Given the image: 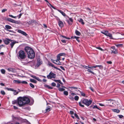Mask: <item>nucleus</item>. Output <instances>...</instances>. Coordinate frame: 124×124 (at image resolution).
<instances>
[{"instance_id": "obj_43", "label": "nucleus", "mask_w": 124, "mask_h": 124, "mask_svg": "<svg viewBox=\"0 0 124 124\" xmlns=\"http://www.w3.org/2000/svg\"><path fill=\"white\" fill-rule=\"evenodd\" d=\"M9 16L10 17H11L12 18H16L17 17V16H14L13 15H9Z\"/></svg>"}, {"instance_id": "obj_6", "label": "nucleus", "mask_w": 124, "mask_h": 124, "mask_svg": "<svg viewBox=\"0 0 124 124\" xmlns=\"http://www.w3.org/2000/svg\"><path fill=\"white\" fill-rule=\"evenodd\" d=\"M101 33L106 36L109 37L110 39H113L112 34L111 33H108V31H101Z\"/></svg>"}, {"instance_id": "obj_34", "label": "nucleus", "mask_w": 124, "mask_h": 124, "mask_svg": "<svg viewBox=\"0 0 124 124\" xmlns=\"http://www.w3.org/2000/svg\"><path fill=\"white\" fill-rule=\"evenodd\" d=\"M63 93L65 95L67 96L68 95V93L67 91H65Z\"/></svg>"}, {"instance_id": "obj_27", "label": "nucleus", "mask_w": 124, "mask_h": 124, "mask_svg": "<svg viewBox=\"0 0 124 124\" xmlns=\"http://www.w3.org/2000/svg\"><path fill=\"white\" fill-rule=\"evenodd\" d=\"M78 91L80 92V93L82 96L84 97H85V94L83 92H82L80 90H78Z\"/></svg>"}, {"instance_id": "obj_1", "label": "nucleus", "mask_w": 124, "mask_h": 124, "mask_svg": "<svg viewBox=\"0 0 124 124\" xmlns=\"http://www.w3.org/2000/svg\"><path fill=\"white\" fill-rule=\"evenodd\" d=\"M30 102L29 99L26 97H19L18 99V101L14 100L12 101V104H15L17 103L19 106L22 107L26 104L29 103Z\"/></svg>"}, {"instance_id": "obj_52", "label": "nucleus", "mask_w": 124, "mask_h": 124, "mask_svg": "<svg viewBox=\"0 0 124 124\" xmlns=\"http://www.w3.org/2000/svg\"><path fill=\"white\" fill-rule=\"evenodd\" d=\"M18 93V92H14V95H16Z\"/></svg>"}, {"instance_id": "obj_47", "label": "nucleus", "mask_w": 124, "mask_h": 124, "mask_svg": "<svg viewBox=\"0 0 124 124\" xmlns=\"http://www.w3.org/2000/svg\"><path fill=\"white\" fill-rule=\"evenodd\" d=\"M31 77H32V78H33L36 79V78H37V77H36V76H34V75H32L31 76Z\"/></svg>"}, {"instance_id": "obj_17", "label": "nucleus", "mask_w": 124, "mask_h": 124, "mask_svg": "<svg viewBox=\"0 0 124 124\" xmlns=\"http://www.w3.org/2000/svg\"><path fill=\"white\" fill-rule=\"evenodd\" d=\"M60 60V59H58L57 58V60H56L55 62V64L57 65H61V63L59 61V60Z\"/></svg>"}, {"instance_id": "obj_42", "label": "nucleus", "mask_w": 124, "mask_h": 124, "mask_svg": "<svg viewBox=\"0 0 124 124\" xmlns=\"http://www.w3.org/2000/svg\"><path fill=\"white\" fill-rule=\"evenodd\" d=\"M14 23H16L17 24H19L20 23V22L19 21H15L14 20Z\"/></svg>"}, {"instance_id": "obj_4", "label": "nucleus", "mask_w": 124, "mask_h": 124, "mask_svg": "<svg viewBox=\"0 0 124 124\" xmlns=\"http://www.w3.org/2000/svg\"><path fill=\"white\" fill-rule=\"evenodd\" d=\"M83 67L87 69L88 68L87 67L90 69H92L93 68H95L97 67H99V68L101 70H102L103 69V67L101 65H96L95 66H89V65H88V66H86L85 65H84Z\"/></svg>"}, {"instance_id": "obj_21", "label": "nucleus", "mask_w": 124, "mask_h": 124, "mask_svg": "<svg viewBox=\"0 0 124 124\" xmlns=\"http://www.w3.org/2000/svg\"><path fill=\"white\" fill-rule=\"evenodd\" d=\"M36 22V21L35 20H31L29 21V22H27V23H28L29 24H31L33 23H35Z\"/></svg>"}, {"instance_id": "obj_5", "label": "nucleus", "mask_w": 124, "mask_h": 124, "mask_svg": "<svg viewBox=\"0 0 124 124\" xmlns=\"http://www.w3.org/2000/svg\"><path fill=\"white\" fill-rule=\"evenodd\" d=\"M92 101L90 100H88L87 99H84L82 101V103L87 106L90 105L92 103Z\"/></svg>"}, {"instance_id": "obj_19", "label": "nucleus", "mask_w": 124, "mask_h": 124, "mask_svg": "<svg viewBox=\"0 0 124 124\" xmlns=\"http://www.w3.org/2000/svg\"><path fill=\"white\" fill-rule=\"evenodd\" d=\"M57 10L60 13L62 14L64 16H66V15L61 10H59V9H58Z\"/></svg>"}, {"instance_id": "obj_24", "label": "nucleus", "mask_w": 124, "mask_h": 124, "mask_svg": "<svg viewBox=\"0 0 124 124\" xmlns=\"http://www.w3.org/2000/svg\"><path fill=\"white\" fill-rule=\"evenodd\" d=\"M115 45L117 47H122L123 46V45L122 44H116Z\"/></svg>"}, {"instance_id": "obj_33", "label": "nucleus", "mask_w": 124, "mask_h": 124, "mask_svg": "<svg viewBox=\"0 0 124 124\" xmlns=\"http://www.w3.org/2000/svg\"><path fill=\"white\" fill-rule=\"evenodd\" d=\"M1 73L3 74H4L6 72L5 70L4 69H2L1 70Z\"/></svg>"}, {"instance_id": "obj_9", "label": "nucleus", "mask_w": 124, "mask_h": 124, "mask_svg": "<svg viewBox=\"0 0 124 124\" xmlns=\"http://www.w3.org/2000/svg\"><path fill=\"white\" fill-rule=\"evenodd\" d=\"M57 20L59 26L61 27H62L63 26V24L62 22L61 21L59 18H57Z\"/></svg>"}, {"instance_id": "obj_8", "label": "nucleus", "mask_w": 124, "mask_h": 124, "mask_svg": "<svg viewBox=\"0 0 124 124\" xmlns=\"http://www.w3.org/2000/svg\"><path fill=\"white\" fill-rule=\"evenodd\" d=\"M111 48L112 49V50H111L112 53H113L114 54H116L117 53V50L115 49V46H112Z\"/></svg>"}, {"instance_id": "obj_20", "label": "nucleus", "mask_w": 124, "mask_h": 124, "mask_svg": "<svg viewBox=\"0 0 124 124\" xmlns=\"http://www.w3.org/2000/svg\"><path fill=\"white\" fill-rule=\"evenodd\" d=\"M78 21L82 24L84 25V24L85 23L83 22V20L81 18L78 20Z\"/></svg>"}, {"instance_id": "obj_18", "label": "nucleus", "mask_w": 124, "mask_h": 124, "mask_svg": "<svg viewBox=\"0 0 124 124\" xmlns=\"http://www.w3.org/2000/svg\"><path fill=\"white\" fill-rule=\"evenodd\" d=\"M5 29L7 30L8 29H12L11 27L9 25H6L5 26Z\"/></svg>"}, {"instance_id": "obj_7", "label": "nucleus", "mask_w": 124, "mask_h": 124, "mask_svg": "<svg viewBox=\"0 0 124 124\" xmlns=\"http://www.w3.org/2000/svg\"><path fill=\"white\" fill-rule=\"evenodd\" d=\"M56 77V75L51 72L47 77L49 79H51L52 78H54Z\"/></svg>"}, {"instance_id": "obj_41", "label": "nucleus", "mask_w": 124, "mask_h": 124, "mask_svg": "<svg viewBox=\"0 0 124 124\" xmlns=\"http://www.w3.org/2000/svg\"><path fill=\"white\" fill-rule=\"evenodd\" d=\"M1 93L3 95H4L5 94V92L4 91H1Z\"/></svg>"}, {"instance_id": "obj_51", "label": "nucleus", "mask_w": 124, "mask_h": 124, "mask_svg": "<svg viewBox=\"0 0 124 124\" xmlns=\"http://www.w3.org/2000/svg\"><path fill=\"white\" fill-rule=\"evenodd\" d=\"M96 48L100 50L101 51H102L103 50L102 49V48H101V47H96Z\"/></svg>"}, {"instance_id": "obj_55", "label": "nucleus", "mask_w": 124, "mask_h": 124, "mask_svg": "<svg viewBox=\"0 0 124 124\" xmlns=\"http://www.w3.org/2000/svg\"><path fill=\"white\" fill-rule=\"evenodd\" d=\"M107 63L108 64H111L112 63V62L111 61H107Z\"/></svg>"}, {"instance_id": "obj_26", "label": "nucleus", "mask_w": 124, "mask_h": 124, "mask_svg": "<svg viewBox=\"0 0 124 124\" xmlns=\"http://www.w3.org/2000/svg\"><path fill=\"white\" fill-rule=\"evenodd\" d=\"M112 111L118 113L120 112V110L118 109H112Z\"/></svg>"}, {"instance_id": "obj_46", "label": "nucleus", "mask_w": 124, "mask_h": 124, "mask_svg": "<svg viewBox=\"0 0 124 124\" xmlns=\"http://www.w3.org/2000/svg\"><path fill=\"white\" fill-rule=\"evenodd\" d=\"M7 10V9H3L2 10V13H4Z\"/></svg>"}, {"instance_id": "obj_3", "label": "nucleus", "mask_w": 124, "mask_h": 124, "mask_svg": "<svg viewBox=\"0 0 124 124\" xmlns=\"http://www.w3.org/2000/svg\"><path fill=\"white\" fill-rule=\"evenodd\" d=\"M18 58L19 59H20L22 60L25 59L26 56L25 53L23 51L21 50L20 51L18 52Z\"/></svg>"}, {"instance_id": "obj_35", "label": "nucleus", "mask_w": 124, "mask_h": 124, "mask_svg": "<svg viewBox=\"0 0 124 124\" xmlns=\"http://www.w3.org/2000/svg\"><path fill=\"white\" fill-rule=\"evenodd\" d=\"M30 86L32 88H34L35 87L34 85L32 83H30Z\"/></svg>"}, {"instance_id": "obj_28", "label": "nucleus", "mask_w": 124, "mask_h": 124, "mask_svg": "<svg viewBox=\"0 0 124 124\" xmlns=\"http://www.w3.org/2000/svg\"><path fill=\"white\" fill-rule=\"evenodd\" d=\"M51 107L50 106H48L46 109V112H49L51 110Z\"/></svg>"}, {"instance_id": "obj_61", "label": "nucleus", "mask_w": 124, "mask_h": 124, "mask_svg": "<svg viewBox=\"0 0 124 124\" xmlns=\"http://www.w3.org/2000/svg\"><path fill=\"white\" fill-rule=\"evenodd\" d=\"M50 6H51V7H52L53 9H56L55 8V7H54L52 5H51Z\"/></svg>"}, {"instance_id": "obj_58", "label": "nucleus", "mask_w": 124, "mask_h": 124, "mask_svg": "<svg viewBox=\"0 0 124 124\" xmlns=\"http://www.w3.org/2000/svg\"><path fill=\"white\" fill-rule=\"evenodd\" d=\"M36 79L39 81H41V80L38 77H37Z\"/></svg>"}, {"instance_id": "obj_54", "label": "nucleus", "mask_w": 124, "mask_h": 124, "mask_svg": "<svg viewBox=\"0 0 124 124\" xmlns=\"http://www.w3.org/2000/svg\"><path fill=\"white\" fill-rule=\"evenodd\" d=\"M51 60L52 61V62H53L54 63H55V62L56 60H54L51 59Z\"/></svg>"}, {"instance_id": "obj_49", "label": "nucleus", "mask_w": 124, "mask_h": 124, "mask_svg": "<svg viewBox=\"0 0 124 124\" xmlns=\"http://www.w3.org/2000/svg\"><path fill=\"white\" fill-rule=\"evenodd\" d=\"M61 41L62 42L64 43H66V41L65 40L62 39L61 40Z\"/></svg>"}, {"instance_id": "obj_64", "label": "nucleus", "mask_w": 124, "mask_h": 124, "mask_svg": "<svg viewBox=\"0 0 124 124\" xmlns=\"http://www.w3.org/2000/svg\"><path fill=\"white\" fill-rule=\"evenodd\" d=\"M43 25L44 26V27L45 28H46L47 27V25L46 24H43Z\"/></svg>"}, {"instance_id": "obj_30", "label": "nucleus", "mask_w": 124, "mask_h": 124, "mask_svg": "<svg viewBox=\"0 0 124 124\" xmlns=\"http://www.w3.org/2000/svg\"><path fill=\"white\" fill-rule=\"evenodd\" d=\"M30 81L34 83H37V81L33 79H30Z\"/></svg>"}, {"instance_id": "obj_44", "label": "nucleus", "mask_w": 124, "mask_h": 124, "mask_svg": "<svg viewBox=\"0 0 124 124\" xmlns=\"http://www.w3.org/2000/svg\"><path fill=\"white\" fill-rule=\"evenodd\" d=\"M74 116H75L76 117L77 119H79V118L78 117V115L76 113H75L74 114Z\"/></svg>"}, {"instance_id": "obj_48", "label": "nucleus", "mask_w": 124, "mask_h": 124, "mask_svg": "<svg viewBox=\"0 0 124 124\" xmlns=\"http://www.w3.org/2000/svg\"><path fill=\"white\" fill-rule=\"evenodd\" d=\"M118 116H119V117L120 118H122L123 117H124V116H123L122 115H118Z\"/></svg>"}, {"instance_id": "obj_56", "label": "nucleus", "mask_w": 124, "mask_h": 124, "mask_svg": "<svg viewBox=\"0 0 124 124\" xmlns=\"http://www.w3.org/2000/svg\"><path fill=\"white\" fill-rule=\"evenodd\" d=\"M60 67L62 70H65V69L62 66H60Z\"/></svg>"}, {"instance_id": "obj_36", "label": "nucleus", "mask_w": 124, "mask_h": 124, "mask_svg": "<svg viewBox=\"0 0 124 124\" xmlns=\"http://www.w3.org/2000/svg\"><path fill=\"white\" fill-rule=\"evenodd\" d=\"M76 101H78L79 99V97L78 96H75L74 97Z\"/></svg>"}, {"instance_id": "obj_57", "label": "nucleus", "mask_w": 124, "mask_h": 124, "mask_svg": "<svg viewBox=\"0 0 124 124\" xmlns=\"http://www.w3.org/2000/svg\"><path fill=\"white\" fill-rule=\"evenodd\" d=\"M70 113L71 115L73 114H74V112L73 111H70Z\"/></svg>"}, {"instance_id": "obj_53", "label": "nucleus", "mask_w": 124, "mask_h": 124, "mask_svg": "<svg viewBox=\"0 0 124 124\" xmlns=\"http://www.w3.org/2000/svg\"><path fill=\"white\" fill-rule=\"evenodd\" d=\"M72 38L73 39H76L77 38H79V37H77L76 36H72Z\"/></svg>"}, {"instance_id": "obj_40", "label": "nucleus", "mask_w": 124, "mask_h": 124, "mask_svg": "<svg viewBox=\"0 0 124 124\" xmlns=\"http://www.w3.org/2000/svg\"><path fill=\"white\" fill-rule=\"evenodd\" d=\"M59 90L60 91H63L64 90V89L63 88H59Z\"/></svg>"}, {"instance_id": "obj_22", "label": "nucleus", "mask_w": 124, "mask_h": 124, "mask_svg": "<svg viewBox=\"0 0 124 124\" xmlns=\"http://www.w3.org/2000/svg\"><path fill=\"white\" fill-rule=\"evenodd\" d=\"M6 89L8 91H10L15 92H16V90L13 89H12L11 88H9L8 87L6 88Z\"/></svg>"}, {"instance_id": "obj_15", "label": "nucleus", "mask_w": 124, "mask_h": 124, "mask_svg": "<svg viewBox=\"0 0 124 124\" xmlns=\"http://www.w3.org/2000/svg\"><path fill=\"white\" fill-rule=\"evenodd\" d=\"M48 64L49 66H51L52 67H54V69H57L58 70H60V69H59L57 67H55L54 66V65L51 63L49 62L48 63Z\"/></svg>"}, {"instance_id": "obj_37", "label": "nucleus", "mask_w": 124, "mask_h": 124, "mask_svg": "<svg viewBox=\"0 0 124 124\" xmlns=\"http://www.w3.org/2000/svg\"><path fill=\"white\" fill-rule=\"evenodd\" d=\"M93 108H96L99 110H100V109L96 105L94 106Z\"/></svg>"}, {"instance_id": "obj_23", "label": "nucleus", "mask_w": 124, "mask_h": 124, "mask_svg": "<svg viewBox=\"0 0 124 124\" xmlns=\"http://www.w3.org/2000/svg\"><path fill=\"white\" fill-rule=\"evenodd\" d=\"M13 82L14 83L17 84H20L21 83V82L20 80H14L13 81Z\"/></svg>"}, {"instance_id": "obj_29", "label": "nucleus", "mask_w": 124, "mask_h": 124, "mask_svg": "<svg viewBox=\"0 0 124 124\" xmlns=\"http://www.w3.org/2000/svg\"><path fill=\"white\" fill-rule=\"evenodd\" d=\"M7 20L13 23H14V20L10 18H8Z\"/></svg>"}, {"instance_id": "obj_13", "label": "nucleus", "mask_w": 124, "mask_h": 124, "mask_svg": "<svg viewBox=\"0 0 124 124\" xmlns=\"http://www.w3.org/2000/svg\"><path fill=\"white\" fill-rule=\"evenodd\" d=\"M17 32L25 36L28 35L25 32L20 30H18Z\"/></svg>"}, {"instance_id": "obj_60", "label": "nucleus", "mask_w": 124, "mask_h": 124, "mask_svg": "<svg viewBox=\"0 0 124 124\" xmlns=\"http://www.w3.org/2000/svg\"><path fill=\"white\" fill-rule=\"evenodd\" d=\"M22 13H21L19 15V17H18V18L19 19L20 18L21 16H22Z\"/></svg>"}, {"instance_id": "obj_38", "label": "nucleus", "mask_w": 124, "mask_h": 124, "mask_svg": "<svg viewBox=\"0 0 124 124\" xmlns=\"http://www.w3.org/2000/svg\"><path fill=\"white\" fill-rule=\"evenodd\" d=\"M21 83H22V84H27V82L25 81H23L21 82Z\"/></svg>"}, {"instance_id": "obj_32", "label": "nucleus", "mask_w": 124, "mask_h": 124, "mask_svg": "<svg viewBox=\"0 0 124 124\" xmlns=\"http://www.w3.org/2000/svg\"><path fill=\"white\" fill-rule=\"evenodd\" d=\"M87 70V71L88 72H89L91 73L94 75L95 74L93 72L91 71V70H90V69H89L88 68Z\"/></svg>"}, {"instance_id": "obj_11", "label": "nucleus", "mask_w": 124, "mask_h": 124, "mask_svg": "<svg viewBox=\"0 0 124 124\" xmlns=\"http://www.w3.org/2000/svg\"><path fill=\"white\" fill-rule=\"evenodd\" d=\"M11 43L10 44L11 48H12L15 44L18 43V42L16 41L11 40L10 41Z\"/></svg>"}, {"instance_id": "obj_62", "label": "nucleus", "mask_w": 124, "mask_h": 124, "mask_svg": "<svg viewBox=\"0 0 124 124\" xmlns=\"http://www.w3.org/2000/svg\"><path fill=\"white\" fill-rule=\"evenodd\" d=\"M58 82L59 83H60L61 84H62V82L61 81H60V80H58Z\"/></svg>"}, {"instance_id": "obj_2", "label": "nucleus", "mask_w": 124, "mask_h": 124, "mask_svg": "<svg viewBox=\"0 0 124 124\" xmlns=\"http://www.w3.org/2000/svg\"><path fill=\"white\" fill-rule=\"evenodd\" d=\"M25 50L28 55V58L30 59L34 58L35 56V53L33 50L31 48L28 46L25 47Z\"/></svg>"}, {"instance_id": "obj_45", "label": "nucleus", "mask_w": 124, "mask_h": 124, "mask_svg": "<svg viewBox=\"0 0 124 124\" xmlns=\"http://www.w3.org/2000/svg\"><path fill=\"white\" fill-rule=\"evenodd\" d=\"M51 85L53 86H56V84L55 83L53 82L52 83Z\"/></svg>"}, {"instance_id": "obj_14", "label": "nucleus", "mask_w": 124, "mask_h": 124, "mask_svg": "<svg viewBox=\"0 0 124 124\" xmlns=\"http://www.w3.org/2000/svg\"><path fill=\"white\" fill-rule=\"evenodd\" d=\"M11 39H8L7 38L5 39L4 40L5 43L6 45H8L9 43V42H10Z\"/></svg>"}, {"instance_id": "obj_12", "label": "nucleus", "mask_w": 124, "mask_h": 124, "mask_svg": "<svg viewBox=\"0 0 124 124\" xmlns=\"http://www.w3.org/2000/svg\"><path fill=\"white\" fill-rule=\"evenodd\" d=\"M67 17L69 18V20H67L66 21L69 24L71 25L73 22V19L71 18H70L69 16H67Z\"/></svg>"}, {"instance_id": "obj_59", "label": "nucleus", "mask_w": 124, "mask_h": 124, "mask_svg": "<svg viewBox=\"0 0 124 124\" xmlns=\"http://www.w3.org/2000/svg\"><path fill=\"white\" fill-rule=\"evenodd\" d=\"M13 107L15 109H18V108L15 106H13Z\"/></svg>"}, {"instance_id": "obj_63", "label": "nucleus", "mask_w": 124, "mask_h": 124, "mask_svg": "<svg viewBox=\"0 0 124 124\" xmlns=\"http://www.w3.org/2000/svg\"><path fill=\"white\" fill-rule=\"evenodd\" d=\"M60 86V85L58 83L57 84V87H59Z\"/></svg>"}, {"instance_id": "obj_50", "label": "nucleus", "mask_w": 124, "mask_h": 124, "mask_svg": "<svg viewBox=\"0 0 124 124\" xmlns=\"http://www.w3.org/2000/svg\"><path fill=\"white\" fill-rule=\"evenodd\" d=\"M62 37L64 38H66V39H70V38H68V37H66L64 36H62Z\"/></svg>"}, {"instance_id": "obj_25", "label": "nucleus", "mask_w": 124, "mask_h": 124, "mask_svg": "<svg viewBox=\"0 0 124 124\" xmlns=\"http://www.w3.org/2000/svg\"><path fill=\"white\" fill-rule=\"evenodd\" d=\"M75 33L77 35L79 36L81 34L77 30H76L75 31Z\"/></svg>"}, {"instance_id": "obj_16", "label": "nucleus", "mask_w": 124, "mask_h": 124, "mask_svg": "<svg viewBox=\"0 0 124 124\" xmlns=\"http://www.w3.org/2000/svg\"><path fill=\"white\" fill-rule=\"evenodd\" d=\"M65 55V54L64 53H61L59 54L57 56V58L58 59H60V56H64Z\"/></svg>"}, {"instance_id": "obj_10", "label": "nucleus", "mask_w": 124, "mask_h": 124, "mask_svg": "<svg viewBox=\"0 0 124 124\" xmlns=\"http://www.w3.org/2000/svg\"><path fill=\"white\" fill-rule=\"evenodd\" d=\"M37 62L36 66L38 67L42 64V62L39 58H38L37 59Z\"/></svg>"}, {"instance_id": "obj_39", "label": "nucleus", "mask_w": 124, "mask_h": 124, "mask_svg": "<svg viewBox=\"0 0 124 124\" xmlns=\"http://www.w3.org/2000/svg\"><path fill=\"white\" fill-rule=\"evenodd\" d=\"M79 106L82 107H84V105L82 104L80 102H79Z\"/></svg>"}, {"instance_id": "obj_31", "label": "nucleus", "mask_w": 124, "mask_h": 124, "mask_svg": "<svg viewBox=\"0 0 124 124\" xmlns=\"http://www.w3.org/2000/svg\"><path fill=\"white\" fill-rule=\"evenodd\" d=\"M44 86L45 87H46L50 89H52L53 88L52 87H50V86L48 85H47L46 84Z\"/></svg>"}]
</instances>
